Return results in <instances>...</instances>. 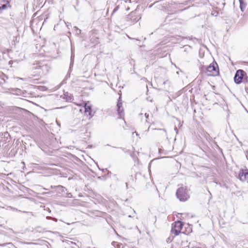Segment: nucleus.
I'll return each mask as SVG.
<instances>
[{"label": "nucleus", "mask_w": 248, "mask_h": 248, "mask_svg": "<svg viewBox=\"0 0 248 248\" xmlns=\"http://www.w3.org/2000/svg\"><path fill=\"white\" fill-rule=\"evenodd\" d=\"M126 187H127V183H126Z\"/></svg>", "instance_id": "obj_20"}, {"label": "nucleus", "mask_w": 248, "mask_h": 248, "mask_svg": "<svg viewBox=\"0 0 248 248\" xmlns=\"http://www.w3.org/2000/svg\"><path fill=\"white\" fill-rule=\"evenodd\" d=\"M52 219L53 220H54L55 221H57V219L56 218H53Z\"/></svg>", "instance_id": "obj_17"}, {"label": "nucleus", "mask_w": 248, "mask_h": 248, "mask_svg": "<svg viewBox=\"0 0 248 248\" xmlns=\"http://www.w3.org/2000/svg\"><path fill=\"white\" fill-rule=\"evenodd\" d=\"M246 157H247V159H248V151H247Z\"/></svg>", "instance_id": "obj_16"}, {"label": "nucleus", "mask_w": 248, "mask_h": 248, "mask_svg": "<svg viewBox=\"0 0 248 248\" xmlns=\"http://www.w3.org/2000/svg\"><path fill=\"white\" fill-rule=\"evenodd\" d=\"M35 69L39 70V74L45 75L49 71L50 67L46 62H39L37 63V66L35 67Z\"/></svg>", "instance_id": "obj_2"}, {"label": "nucleus", "mask_w": 248, "mask_h": 248, "mask_svg": "<svg viewBox=\"0 0 248 248\" xmlns=\"http://www.w3.org/2000/svg\"><path fill=\"white\" fill-rule=\"evenodd\" d=\"M74 56L73 55V54H72L71 57L70 67L73 64V62H74Z\"/></svg>", "instance_id": "obj_11"}, {"label": "nucleus", "mask_w": 248, "mask_h": 248, "mask_svg": "<svg viewBox=\"0 0 248 248\" xmlns=\"http://www.w3.org/2000/svg\"><path fill=\"white\" fill-rule=\"evenodd\" d=\"M244 172L243 171H240L239 173V178L241 181H245L246 180V176H244Z\"/></svg>", "instance_id": "obj_10"}, {"label": "nucleus", "mask_w": 248, "mask_h": 248, "mask_svg": "<svg viewBox=\"0 0 248 248\" xmlns=\"http://www.w3.org/2000/svg\"><path fill=\"white\" fill-rule=\"evenodd\" d=\"M59 186L62 187V188H63V189H64V188H65L64 187H63V186Z\"/></svg>", "instance_id": "obj_19"}, {"label": "nucleus", "mask_w": 248, "mask_h": 248, "mask_svg": "<svg viewBox=\"0 0 248 248\" xmlns=\"http://www.w3.org/2000/svg\"><path fill=\"white\" fill-rule=\"evenodd\" d=\"M84 109L85 114L90 116V118L92 117V109L90 105H89L88 103H85L84 104Z\"/></svg>", "instance_id": "obj_7"}, {"label": "nucleus", "mask_w": 248, "mask_h": 248, "mask_svg": "<svg viewBox=\"0 0 248 248\" xmlns=\"http://www.w3.org/2000/svg\"><path fill=\"white\" fill-rule=\"evenodd\" d=\"M117 111L119 115V118H122L124 116V109L123 107V104H122V100L121 99V97L120 96L119 97L117 104Z\"/></svg>", "instance_id": "obj_6"}, {"label": "nucleus", "mask_w": 248, "mask_h": 248, "mask_svg": "<svg viewBox=\"0 0 248 248\" xmlns=\"http://www.w3.org/2000/svg\"><path fill=\"white\" fill-rule=\"evenodd\" d=\"M245 89H246V92L247 93H248V87H246Z\"/></svg>", "instance_id": "obj_15"}, {"label": "nucleus", "mask_w": 248, "mask_h": 248, "mask_svg": "<svg viewBox=\"0 0 248 248\" xmlns=\"http://www.w3.org/2000/svg\"><path fill=\"white\" fill-rule=\"evenodd\" d=\"M208 75L210 76H216L218 75L219 70L216 62L211 63L206 68Z\"/></svg>", "instance_id": "obj_3"}, {"label": "nucleus", "mask_w": 248, "mask_h": 248, "mask_svg": "<svg viewBox=\"0 0 248 248\" xmlns=\"http://www.w3.org/2000/svg\"><path fill=\"white\" fill-rule=\"evenodd\" d=\"M244 176H246V180L247 179H248V172H244Z\"/></svg>", "instance_id": "obj_13"}, {"label": "nucleus", "mask_w": 248, "mask_h": 248, "mask_svg": "<svg viewBox=\"0 0 248 248\" xmlns=\"http://www.w3.org/2000/svg\"><path fill=\"white\" fill-rule=\"evenodd\" d=\"M145 117L146 118V122H147V119L148 118L149 115L147 114V113H145Z\"/></svg>", "instance_id": "obj_14"}, {"label": "nucleus", "mask_w": 248, "mask_h": 248, "mask_svg": "<svg viewBox=\"0 0 248 248\" xmlns=\"http://www.w3.org/2000/svg\"><path fill=\"white\" fill-rule=\"evenodd\" d=\"M46 218L48 219L52 218L51 217H47Z\"/></svg>", "instance_id": "obj_18"}, {"label": "nucleus", "mask_w": 248, "mask_h": 248, "mask_svg": "<svg viewBox=\"0 0 248 248\" xmlns=\"http://www.w3.org/2000/svg\"><path fill=\"white\" fill-rule=\"evenodd\" d=\"M246 74L243 70H238L236 71L234 78V81L236 84H240Z\"/></svg>", "instance_id": "obj_5"}, {"label": "nucleus", "mask_w": 248, "mask_h": 248, "mask_svg": "<svg viewBox=\"0 0 248 248\" xmlns=\"http://www.w3.org/2000/svg\"><path fill=\"white\" fill-rule=\"evenodd\" d=\"M64 98L66 99L67 101L71 102L73 100L72 95L71 94H69L68 93L64 94Z\"/></svg>", "instance_id": "obj_9"}, {"label": "nucleus", "mask_w": 248, "mask_h": 248, "mask_svg": "<svg viewBox=\"0 0 248 248\" xmlns=\"http://www.w3.org/2000/svg\"><path fill=\"white\" fill-rule=\"evenodd\" d=\"M183 226V224L182 221H178L174 222L172 226L171 233H174L175 235H178L181 232Z\"/></svg>", "instance_id": "obj_4"}, {"label": "nucleus", "mask_w": 248, "mask_h": 248, "mask_svg": "<svg viewBox=\"0 0 248 248\" xmlns=\"http://www.w3.org/2000/svg\"><path fill=\"white\" fill-rule=\"evenodd\" d=\"M75 29L76 30V33L78 34H79L81 32V30L78 29L77 27H74Z\"/></svg>", "instance_id": "obj_12"}, {"label": "nucleus", "mask_w": 248, "mask_h": 248, "mask_svg": "<svg viewBox=\"0 0 248 248\" xmlns=\"http://www.w3.org/2000/svg\"><path fill=\"white\" fill-rule=\"evenodd\" d=\"M176 196L180 201L183 202L186 201L189 197L187 189L184 187H180L177 189Z\"/></svg>", "instance_id": "obj_1"}, {"label": "nucleus", "mask_w": 248, "mask_h": 248, "mask_svg": "<svg viewBox=\"0 0 248 248\" xmlns=\"http://www.w3.org/2000/svg\"><path fill=\"white\" fill-rule=\"evenodd\" d=\"M240 4V8L242 12H243L246 7V4L244 2V0H239Z\"/></svg>", "instance_id": "obj_8"}]
</instances>
